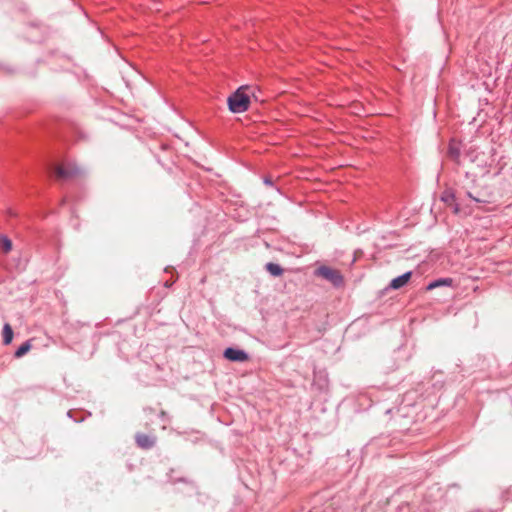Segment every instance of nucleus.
<instances>
[{"label":"nucleus","instance_id":"obj_6","mask_svg":"<svg viewBox=\"0 0 512 512\" xmlns=\"http://www.w3.org/2000/svg\"><path fill=\"white\" fill-rule=\"evenodd\" d=\"M412 276V272L411 271H408L396 278H394L391 282H390V285L389 287L394 289V290H397V289H400L402 288L403 286H405L408 281L410 280Z\"/></svg>","mask_w":512,"mask_h":512},{"label":"nucleus","instance_id":"obj_15","mask_svg":"<svg viewBox=\"0 0 512 512\" xmlns=\"http://www.w3.org/2000/svg\"><path fill=\"white\" fill-rule=\"evenodd\" d=\"M467 195H468L469 198L473 199L474 201L480 202V200L478 198L473 197L470 192H468Z\"/></svg>","mask_w":512,"mask_h":512},{"label":"nucleus","instance_id":"obj_13","mask_svg":"<svg viewBox=\"0 0 512 512\" xmlns=\"http://www.w3.org/2000/svg\"><path fill=\"white\" fill-rule=\"evenodd\" d=\"M442 200L446 203H450V202H453L454 201V194L452 192H448L446 191L443 196H442Z\"/></svg>","mask_w":512,"mask_h":512},{"label":"nucleus","instance_id":"obj_8","mask_svg":"<svg viewBox=\"0 0 512 512\" xmlns=\"http://www.w3.org/2000/svg\"><path fill=\"white\" fill-rule=\"evenodd\" d=\"M13 330L9 323H5L2 330L3 344L8 345L13 339Z\"/></svg>","mask_w":512,"mask_h":512},{"label":"nucleus","instance_id":"obj_4","mask_svg":"<svg viewBox=\"0 0 512 512\" xmlns=\"http://www.w3.org/2000/svg\"><path fill=\"white\" fill-rule=\"evenodd\" d=\"M135 442L139 448L149 450L155 446L157 437L155 435L145 433H136Z\"/></svg>","mask_w":512,"mask_h":512},{"label":"nucleus","instance_id":"obj_9","mask_svg":"<svg viewBox=\"0 0 512 512\" xmlns=\"http://www.w3.org/2000/svg\"><path fill=\"white\" fill-rule=\"evenodd\" d=\"M266 270L275 277L281 276L284 272L283 268L276 263L269 262L265 265Z\"/></svg>","mask_w":512,"mask_h":512},{"label":"nucleus","instance_id":"obj_1","mask_svg":"<svg viewBox=\"0 0 512 512\" xmlns=\"http://www.w3.org/2000/svg\"><path fill=\"white\" fill-rule=\"evenodd\" d=\"M227 102L232 113H243L249 108L250 98L240 87L228 97Z\"/></svg>","mask_w":512,"mask_h":512},{"label":"nucleus","instance_id":"obj_12","mask_svg":"<svg viewBox=\"0 0 512 512\" xmlns=\"http://www.w3.org/2000/svg\"><path fill=\"white\" fill-rule=\"evenodd\" d=\"M0 248L4 253H8L12 249V241L7 236H0Z\"/></svg>","mask_w":512,"mask_h":512},{"label":"nucleus","instance_id":"obj_5","mask_svg":"<svg viewBox=\"0 0 512 512\" xmlns=\"http://www.w3.org/2000/svg\"><path fill=\"white\" fill-rule=\"evenodd\" d=\"M223 355L232 362H245L249 359V355L244 350L233 347L226 348Z\"/></svg>","mask_w":512,"mask_h":512},{"label":"nucleus","instance_id":"obj_3","mask_svg":"<svg viewBox=\"0 0 512 512\" xmlns=\"http://www.w3.org/2000/svg\"><path fill=\"white\" fill-rule=\"evenodd\" d=\"M81 174V169L72 163L57 166L55 176L58 180H69Z\"/></svg>","mask_w":512,"mask_h":512},{"label":"nucleus","instance_id":"obj_2","mask_svg":"<svg viewBox=\"0 0 512 512\" xmlns=\"http://www.w3.org/2000/svg\"><path fill=\"white\" fill-rule=\"evenodd\" d=\"M315 273L317 276L329 281L334 287H341L344 284V278L337 269L329 266H320Z\"/></svg>","mask_w":512,"mask_h":512},{"label":"nucleus","instance_id":"obj_10","mask_svg":"<svg viewBox=\"0 0 512 512\" xmlns=\"http://www.w3.org/2000/svg\"><path fill=\"white\" fill-rule=\"evenodd\" d=\"M453 280L451 278H440L428 284L427 290H432L440 286H451Z\"/></svg>","mask_w":512,"mask_h":512},{"label":"nucleus","instance_id":"obj_16","mask_svg":"<svg viewBox=\"0 0 512 512\" xmlns=\"http://www.w3.org/2000/svg\"><path fill=\"white\" fill-rule=\"evenodd\" d=\"M458 212H459V206H458V204H455L454 213H458Z\"/></svg>","mask_w":512,"mask_h":512},{"label":"nucleus","instance_id":"obj_7","mask_svg":"<svg viewBox=\"0 0 512 512\" xmlns=\"http://www.w3.org/2000/svg\"><path fill=\"white\" fill-rule=\"evenodd\" d=\"M460 146L455 141H450L449 147H448V155L449 157L454 160L455 162H459L460 158Z\"/></svg>","mask_w":512,"mask_h":512},{"label":"nucleus","instance_id":"obj_11","mask_svg":"<svg viewBox=\"0 0 512 512\" xmlns=\"http://www.w3.org/2000/svg\"><path fill=\"white\" fill-rule=\"evenodd\" d=\"M31 343L29 340L25 341L23 344L20 345V347L15 351L14 356L16 358H21L24 356L30 349H31Z\"/></svg>","mask_w":512,"mask_h":512},{"label":"nucleus","instance_id":"obj_14","mask_svg":"<svg viewBox=\"0 0 512 512\" xmlns=\"http://www.w3.org/2000/svg\"><path fill=\"white\" fill-rule=\"evenodd\" d=\"M264 183H265L266 185H270V186L272 185V181H271V179H270V178H265V179H264Z\"/></svg>","mask_w":512,"mask_h":512}]
</instances>
